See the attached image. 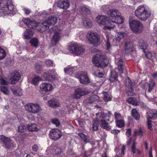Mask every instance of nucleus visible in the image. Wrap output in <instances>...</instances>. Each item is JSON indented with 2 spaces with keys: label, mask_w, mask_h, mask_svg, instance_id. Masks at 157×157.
<instances>
[{
  "label": "nucleus",
  "mask_w": 157,
  "mask_h": 157,
  "mask_svg": "<svg viewBox=\"0 0 157 157\" xmlns=\"http://www.w3.org/2000/svg\"><path fill=\"white\" fill-rule=\"evenodd\" d=\"M89 93V91L86 88H78L75 89L73 96L75 99H80L82 96L87 94Z\"/></svg>",
  "instance_id": "nucleus-12"
},
{
  "label": "nucleus",
  "mask_w": 157,
  "mask_h": 157,
  "mask_svg": "<svg viewBox=\"0 0 157 157\" xmlns=\"http://www.w3.org/2000/svg\"><path fill=\"white\" fill-rule=\"evenodd\" d=\"M117 79V74L114 71H111L109 80L111 82H114Z\"/></svg>",
  "instance_id": "nucleus-30"
},
{
  "label": "nucleus",
  "mask_w": 157,
  "mask_h": 157,
  "mask_svg": "<svg viewBox=\"0 0 157 157\" xmlns=\"http://www.w3.org/2000/svg\"><path fill=\"white\" fill-rule=\"evenodd\" d=\"M27 128L29 131H37L40 129V128L38 127L36 124H29Z\"/></svg>",
  "instance_id": "nucleus-29"
},
{
  "label": "nucleus",
  "mask_w": 157,
  "mask_h": 157,
  "mask_svg": "<svg viewBox=\"0 0 157 157\" xmlns=\"http://www.w3.org/2000/svg\"><path fill=\"white\" fill-rule=\"evenodd\" d=\"M106 39L105 40V42L106 49L107 50H108L111 47V45L110 43L111 38L108 34L106 35Z\"/></svg>",
  "instance_id": "nucleus-34"
},
{
  "label": "nucleus",
  "mask_w": 157,
  "mask_h": 157,
  "mask_svg": "<svg viewBox=\"0 0 157 157\" xmlns=\"http://www.w3.org/2000/svg\"><path fill=\"white\" fill-rule=\"evenodd\" d=\"M13 94L16 96H21L23 94L22 89L19 87H15L13 89H11Z\"/></svg>",
  "instance_id": "nucleus-27"
},
{
  "label": "nucleus",
  "mask_w": 157,
  "mask_h": 157,
  "mask_svg": "<svg viewBox=\"0 0 157 157\" xmlns=\"http://www.w3.org/2000/svg\"><path fill=\"white\" fill-rule=\"evenodd\" d=\"M68 49L71 52L75 53L78 56L82 55L85 51L84 46L76 43L73 44L71 46H69Z\"/></svg>",
  "instance_id": "nucleus-7"
},
{
  "label": "nucleus",
  "mask_w": 157,
  "mask_h": 157,
  "mask_svg": "<svg viewBox=\"0 0 157 157\" xmlns=\"http://www.w3.org/2000/svg\"><path fill=\"white\" fill-rule=\"evenodd\" d=\"M117 125L119 128L123 127L124 125V122L123 120L120 119L116 121Z\"/></svg>",
  "instance_id": "nucleus-44"
},
{
  "label": "nucleus",
  "mask_w": 157,
  "mask_h": 157,
  "mask_svg": "<svg viewBox=\"0 0 157 157\" xmlns=\"http://www.w3.org/2000/svg\"><path fill=\"white\" fill-rule=\"evenodd\" d=\"M57 21L56 17L51 16L49 17L48 19L43 23H40V26L41 28L40 29L41 32H43L47 30L49 28L50 25H54Z\"/></svg>",
  "instance_id": "nucleus-9"
},
{
  "label": "nucleus",
  "mask_w": 157,
  "mask_h": 157,
  "mask_svg": "<svg viewBox=\"0 0 157 157\" xmlns=\"http://www.w3.org/2000/svg\"><path fill=\"white\" fill-rule=\"evenodd\" d=\"M38 40L36 38H33L31 39L30 41V43L31 45L35 47H37L38 44Z\"/></svg>",
  "instance_id": "nucleus-42"
},
{
  "label": "nucleus",
  "mask_w": 157,
  "mask_h": 157,
  "mask_svg": "<svg viewBox=\"0 0 157 157\" xmlns=\"http://www.w3.org/2000/svg\"><path fill=\"white\" fill-rule=\"evenodd\" d=\"M138 46L140 49H143V52L145 53L146 56L148 59H150L153 61L154 58L156 57L155 54L152 55L151 52H148L146 53V52L145 51L147 47V44L146 42H144L143 40H141L139 43Z\"/></svg>",
  "instance_id": "nucleus-13"
},
{
  "label": "nucleus",
  "mask_w": 157,
  "mask_h": 157,
  "mask_svg": "<svg viewBox=\"0 0 157 157\" xmlns=\"http://www.w3.org/2000/svg\"><path fill=\"white\" fill-rule=\"evenodd\" d=\"M21 75L18 72H15L13 77L11 78L9 80V82L11 84H15L20 79Z\"/></svg>",
  "instance_id": "nucleus-24"
},
{
  "label": "nucleus",
  "mask_w": 157,
  "mask_h": 157,
  "mask_svg": "<svg viewBox=\"0 0 157 157\" xmlns=\"http://www.w3.org/2000/svg\"><path fill=\"white\" fill-rule=\"evenodd\" d=\"M99 100V98L98 96L94 95L90 98L89 102L90 103H92L94 101H98Z\"/></svg>",
  "instance_id": "nucleus-47"
},
{
  "label": "nucleus",
  "mask_w": 157,
  "mask_h": 157,
  "mask_svg": "<svg viewBox=\"0 0 157 157\" xmlns=\"http://www.w3.org/2000/svg\"><path fill=\"white\" fill-rule=\"evenodd\" d=\"M33 33L31 29H26L22 34L23 37L25 39H29L33 36Z\"/></svg>",
  "instance_id": "nucleus-25"
},
{
  "label": "nucleus",
  "mask_w": 157,
  "mask_h": 157,
  "mask_svg": "<svg viewBox=\"0 0 157 157\" xmlns=\"http://www.w3.org/2000/svg\"><path fill=\"white\" fill-rule=\"evenodd\" d=\"M42 80V78L41 77L36 76L34 78L31 82L32 83L35 85H38L40 81Z\"/></svg>",
  "instance_id": "nucleus-36"
},
{
  "label": "nucleus",
  "mask_w": 157,
  "mask_h": 157,
  "mask_svg": "<svg viewBox=\"0 0 157 157\" xmlns=\"http://www.w3.org/2000/svg\"><path fill=\"white\" fill-rule=\"evenodd\" d=\"M137 144V143L136 142L135 140H134L131 147L132 151L133 153H137L139 154H140V151L136 147Z\"/></svg>",
  "instance_id": "nucleus-33"
},
{
  "label": "nucleus",
  "mask_w": 157,
  "mask_h": 157,
  "mask_svg": "<svg viewBox=\"0 0 157 157\" xmlns=\"http://www.w3.org/2000/svg\"><path fill=\"white\" fill-rule=\"evenodd\" d=\"M61 33L60 29H55V32L53 36L52 41L53 43L56 44L59 42L60 38V34Z\"/></svg>",
  "instance_id": "nucleus-21"
},
{
  "label": "nucleus",
  "mask_w": 157,
  "mask_h": 157,
  "mask_svg": "<svg viewBox=\"0 0 157 157\" xmlns=\"http://www.w3.org/2000/svg\"><path fill=\"white\" fill-rule=\"evenodd\" d=\"M42 67L38 65L36 66V73L38 74H40L42 71Z\"/></svg>",
  "instance_id": "nucleus-50"
},
{
  "label": "nucleus",
  "mask_w": 157,
  "mask_h": 157,
  "mask_svg": "<svg viewBox=\"0 0 157 157\" xmlns=\"http://www.w3.org/2000/svg\"><path fill=\"white\" fill-rule=\"evenodd\" d=\"M75 77L77 78L80 82L82 84H86L90 82L87 73L86 71L78 72L75 75Z\"/></svg>",
  "instance_id": "nucleus-11"
},
{
  "label": "nucleus",
  "mask_w": 157,
  "mask_h": 157,
  "mask_svg": "<svg viewBox=\"0 0 157 157\" xmlns=\"http://www.w3.org/2000/svg\"><path fill=\"white\" fill-rule=\"evenodd\" d=\"M96 115L98 118L93 121V128L94 130L96 131L98 129V123H99L101 126L104 129L108 130H109L111 128V127L105 121L108 115L103 112H100L97 113Z\"/></svg>",
  "instance_id": "nucleus-4"
},
{
  "label": "nucleus",
  "mask_w": 157,
  "mask_h": 157,
  "mask_svg": "<svg viewBox=\"0 0 157 157\" xmlns=\"http://www.w3.org/2000/svg\"><path fill=\"white\" fill-rule=\"evenodd\" d=\"M114 115L116 118V121H117V120H118L120 119H121L122 116L120 113H115Z\"/></svg>",
  "instance_id": "nucleus-52"
},
{
  "label": "nucleus",
  "mask_w": 157,
  "mask_h": 157,
  "mask_svg": "<svg viewBox=\"0 0 157 157\" xmlns=\"http://www.w3.org/2000/svg\"><path fill=\"white\" fill-rule=\"evenodd\" d=\"M57 6L60 8L67 9L70 4L68 0H60L58 2Z\"/></svg>",
  "instance_id": "nucleus-22"
},
{
  "label": "nucleus",
  "mask_w": 157,
  "mask_h": 157,
  "mask_svg": "<svg viewBox=\"0 0 157 157\" xmlns=\"http://www.w3.org/2000/svg\"><path fill=\"white\" fill-rule=\"evenodd\" d=\"M102 94L104 96L103 100L105 102H108L111 100V96L110 95L106 92H103Z\"/></svg>",
  "instance_id": "nucleus-40"
},
{
  "label": "nucleus",
  "mask_w": 157,
  "mask_h": 157,
  "mask_svg": "<svg viewBox=\"0 0 157 157\" xmlns=\"http://www.w3.org/2000/svg\"><path fill=\"white\" fill-rule=\"evenodd\" d=\"M1 140L4 144L6 147L9 149L16 146L15 144H13V142L10 139L4 136H1Z\"/></svg>",
  "instance_id": "nucleus-15"
},
{
  "label": "nucleus",
  "mask_w": 157,
  "mask_h": 157,
  "mask_svg": "<svg viewBox=\"0 0 157 157\" xmlns=\"http://www.w3.org/2000/svg\"><path fill=\"white\" fill-rule=\"evenodd\" d=\"M131 141V138H129L126 142V144L127 145L129 146Z\"/></svg>",
  "instance_id": "nucleus-63"
},
{
  "label": "nucleus",
  "mask_w": 157,
  "mask_h": 157,
  "mask_svg": "<svg viewBox=\"0 0 157 157\" xmlns=\"http://www.w3.org/2000/svg\"><path fill=\"white\" fill-rule=\"evenodd\" d=\"M25 108L27 111L33 113H37L41 110L39 104L32 103L26 104L25 105Z\"/></svg>",
  "instance_id": "nucleus-10"
},
{
  "label": "nucleus",
  "mask_w": 157,
  "mask_h": 157,
  "mask_svg": "<svg viewBox=\"0 0 157 157\" xmlns=\"http://www.w3.org/2000/svg\"><path fill=\"white\" fill-rule=\"evenodd\" d=\"M131 134V130L130 129H128L127 130L126 135L128 137H129Z\"/></svg>",
  "instance_id": "nucleus-60"
},
{
  "label": "nucleus",
  "mask_w": 157,
  "mask_h": 157,
  "mask_svg": "<svg viewBox=\"0 0 157 157\" xmlns=\"http://www.w3.org/2000/svg\"><path fill=\"white\" fill-rule=\"evenodd\" d=\"M127 101L129 104L134 105H139V102H137L136 99L134 98H130L127 100Z\"/></svg>",
  "instance_id": "nucleus-38"
},
{
  "label": "nucleus",
  "mask_w": 157,
  "mask_h": 157,
  "mask_svg": "<svg viewBox=\"0 0 157 157\" xmlns=\"http://www.w3.org/2000/svg\"><path fill=\"white\" fill-rule=\"evenodd\" d=\"M78 135L80 137L83 139L85 143H87L88 142L87 140L88 136L82 133H78Z\"/></svg>",
  "instance_id": "nucleus-46"
},
{
  "label": "nucleus",
  "mask_w": 157,
  "mask_h": 157,
  "mask_svg": "<svg viewBox=\"0 0 157 157\" xmlns=\"http://www.w3.org/2000/svg\"><path fill=\"white\" fill-rule=\"evenodd\" d=\"M6 56V53L5 50L0 47V60L5 58Z\"/></svg>",
  "instance_id": "nucleus-43"
},
{
  "label": "nucleus",
  "mask_w": 157,
  "mask_h": 157,
  "mask_svg": "<svg viewBox=\"0 0 157 157\" xmlns=\"http://www.w3.org/2000/svg\"><path fill=\"white\" fill-rule=\"evenodd\" d=\"M75 68L70 66H67L64 68L65 73L67 74L72 75V73L75 71Z\"/></svg>",
  "instance_id": "nucleus-32"
},
{
  "label": "nucleus",
  "mask_w": 157,
  "mask_h": 157,
  "mask_svg": "<svg viewBox=\"0 0 157 157\" xmlns=\"http://www.w3.org/2000/svg\"><path fill=\"white\" fill-rule=\"evenodd\" d=\"M115 63L118 66L119 71L121 73H122L124 70V68L123 67V61L122 59L115 56Z\"/></svg>",
  "instance_id": "nucleus-23"
},
{
  "label": "nucleus",
  "mask_w": 157,
  "mask_h": 157,
  "mask_svg": "<svg viewBox=\"0 0 157 157\" xmlns=\"http://www.w3.org/2000/svg\"><path fill=\"white\" fill-rule=\"evenodd\" d=\"M23 10L26 14H29L31 12L30 10L28 8H23Z\"/></svg>",
  "instance_id": "nucleus-57"
},
{
  "label": "nucleus",
  "mask_w": 157,
  "mask_h": 157,
  "mask_svg": "<svg viewBox=\"0 0 157 157\" xmlns=\"http://www.w3.org/2000/svg\"><path fill=\"white\" fill-rule=\"evenodd\" d=\"M92 61L95 65L93 67L92 71L94 74L98 77H102L104 74L99 71V68H102L107 65L109 63L108 58L104 55L102 52L99 51L97 54L93 56Z\"/></svg>",
  "instance_id": "nucleus-2"
},
{
  "label": "nucleus",
  "mask_w": 157,
  "mask_h": 157,
  "mask_svg": "<svg viewBox=\"0 0 157 157\" xmlns=\"http://www.w3.org/2000/svg\"><path fill=\"white\" fill-rule=\"evenodd\" d=\"M126 86H127L130 88V90L129 92H127V94L129 96H132L133 95V90L132 88V82L129 78L128 77L126 78Z\"/></svg>",
  "instance_id": "nucleus-28"
},
{
  "label": "nucleus",
  "mask_w": 157,
  "mask_h": 157,
  "mask_svg": "<svg viewBox=\"0 0 157 157\" xmlns=\"http://www.w3.org/2000/svg\"><path fill=\"white\" fill-rule=\"evenodd\" d=\"M52 122L53 124H55L56 126H59L60 123L58 120L57 119H53L52 120Z\"/></svg>",
  "instance_id": "nucleus-54"
},
{
  "label": "nucleus",
  "mask_w": 157,
  "mask_h": 157,
  "mask_svg": "<svg viewBox=\"0 0 157 157\" xmlns=\"http://www.w3.org/2000/svg\"><path fill=\"white\" fill-rule=\"evenodd\" d=\"M108 17L103 15H99L95 18L96 21L98 25L102 27L103 26L104 30H110L114 28V24H122L124 21V17L118 10L113 9L107 12Z\"/></svg>",
  "instance_id": "nucleus-1"
},
{
  "label": "nucleus",
  "mask_w": 157,
  "mask_h": 157,
  "mask_svg": "<svg viewBox=\"0 0 157 157\" xmlns=\"http://www.w3.org/2000/svg\"><path fill=\"white\" fill-rule=\"evenodd\" d=\"M134 136H139L141 137L143 135V132L141 129L139 130L135 129L134 131Z\"/></svg>",
  "instance_id": "nucleus-45"
},
{
  "label": "nucleus",
  "mask_w": 157,
  "mask_h": 157,
  "mask_svg": "<svg viewBox=\"0 0 157 157\" xmlns=\"http://www.w3.org/2000/svg\"><path fill=\"white\" fill-rule=\"evenodd\" d=\"M55 71H49L48 72H44L42 75V80H44L45 81H50L52 79V74H54Z\"/></svg>",
  "instance_id": "nucleus-20"
},
{
  "label": "nucleus",
  "mask_w": 157,
  "mask_h": 157,
  "mask_svg": "<svg viewBox=\"0 0 157 157\" xmlns=\"http://www.w3.org/2000/svg\"><path fill=\"white\" fill-rule=\"evenodd\" d=\"M124 49L126 54H128L133 51V46L130 40L128 39L125 41Z\"/></svg>",
  "instance_id": "nucleus-19"
},
{
  "label": "nucleus",
  "mask_w": 157,
  "mask_h": 157,
  "mask_svg": "<svg viewBox=\"0 0 157 157\" xmlns=\"http://www.w3.org/2000/svg\"><path fill=\"white\" fill-rule=\"evenodd\" d=\"M59 52V50L57 48H55L53 50V53L55 54H57Z\"/></svg>",
  "instance_id": "nucleus-62"
},
{
  "label": "nucleus",
  "mask_w": 157,
  "mask_h": 157,
  "mask_svg": "<svg viewBox=\"0 0 157 157\" xmlns=\"http://www.w3.org/2000/svg\"><path fill=\"white\" fill-rule=\"evenodd\" d=\"M38 146L36 144L34 145L32 147V149L33 151H36L38 149Z\"/></svg>",
  "instance_id": "nucleus-59"
},
{
  "label": "nucleus",
  "mask_w": 157,
  "mask_h": 157,
  "mask_svg": "<svg viewBox=\"0 0 157 157\" xmlns=\"http://www.w3.org/2000/svg\"><path fill=\"white\" fill-rule=\"evenodd\" d=\"M147 124L148 126V128L150 130H152L153 129L152 128V124L151 123V121L150 120H149L148 118H147Z\"/></svg>",
  "instance_id": "nucleus-53"
},
{
  "label": "nucleus",
  "mask_w": 157,
  "mask_h": 157,
  "mask_svg": "<svg viewBox=\"0 0 157 157\" xmlns=\"http://www.w3.org/2000/svg\"><path fill=\"white\" fill-rule=\"evenodd\" d=\"M135 14L139 19L145 21L150 16L151 11L146 5H141L137 7L135 11Z\"/></svg>",
  "instance_id": "nucleus-5"
},
{
  "label": "nucleus",
  "mask_w": 157,
  "mask_h": 157,
  "mask_svg": "<svg viewBox=\"0 0 157 157\" xmlns=\"http://www.w3.org/2000/svg\"><path fill=\"white\" fill-rule=\"evenodd\" d=\"M125 35V33L123 32H118L116 33L115 36L117 40L120 41L124 36Z\"/></svg>",
  "instance_id": "nucleus-37"
},
{
  "label": "nucleus",
  "mask_w": 157,
  "mask_h": 157,
  "mask_svg": "<svg viewBox=\"0 0 157 157\" xmlns=\"http://www.w3.org/2000/svg\"><path fill=\"white\" fill-rule=\"evenodd\" d=\"M129 24L131 29L134 33H140L143 29L142 25L138 21L129 20Z\"/></svg>",
  "instance_id": "nucleus-8"
},
{
  "label": "nucleus",
  "mask_w": 157,
  "mask_h": 157,
  "mask_svg": "<svg viewBox=\"0 0 157 157\" xmlns=\"http://www.w3.org/2000/svg\"><path fill=\"white\" fill-rule=\"evenodd\" d=\"M132 116L136 120H138L139 119L140 116L138 113L136 109H133L131 113Z\"/></svg>",
  "instance_id": "nucleus-39"
},
{
  "label": "nucleus",
  "mask_w": 157,
  "mask_h": 157,
  "mask_svg": "<svg viewBox=\"0 0 157 157\" xmlns=\"http://www.w3.org/2000/svg\"><path fill=\"white\" fill-rule=\"evenodd\" d=\"M111 132L114 134H117L120 132V131L117 129H113L111 130Z\"/></svg>",
  "instance_id": "nucleus-61"
},
{
  "label": "nucleus",
  "mask_w": 157,
  "mask_h": 157,
  "mask_svg": "<svg viewBox=\"0 0 157 157\" xmlns=\"http://www.w3.org/2000/svg\"><path fill=\"white\" fill-rule=\"evenodd\" d=\"M155 83L153 81H151L149 85L148 91L150 92L153 89V87L155 85Z\"/></svg>",
  "instance_id": "nucleus-51"
},
{
  "label": "nucleus",
  "mask_w": 157,
  "mask_h": 157,
  "mask_svg": "<svg viewBox=\"0 0 157 157\" xmlns=\"http://www.w3.org/2000/svg\"><path fill=\"white\" fill-rule=\"evenodd\" d=\"M149 156V157H153V155L152 154V150L151 148L150 149Z\"/></svg>",
  "instance_id": "nucleus-64"
},
{
  "label": "nucleus",
  "mask_w": 157,
  "mask_h": 157,
  "mask_svg": "<svg viewBox=\"0 0 157 157\" xmlns=\"http://www.w3.org/2000/svg\"><path fill=\"white\" fill-rule=\"evenodd\" d=\"M16 13L15 6L11 0H0V16L13 15Z\"/></svg>",
  "instance_id": "nucleus-3"
},
{
  "label": "nucleus",
  "mask_w": 157,
  "mask_h": 157,
  "mask_svg": "<svg viewBox=\"0 0 157 157\" xmlns=\"http://www.w3.org/2000/svg\"><path fill=\"white\" fill-rule=\"evenodd\" d=\"M1 90L5 94L8 95L9 94V92L7 88L4 86H1Z\"/></svg>",
  "instance_id": "nucleus-48"
},
{
  "label": "nucleus",
  "mask_w": 157,
  "mask_h": 157,
  "mask_svg": "<svg viewBox=\"0 0 157 157\" xmlns=\"http://www.w3.org/2000/svg\"><path fill=\"white\" fill-rule=\"evenodd\" d=\"M46 65L49 66H53V62L52 61L50 60H47L46 61Z\"/></svg>",
  "instance_id": "nucleus-55"
},
{
  "label": "nucleus",
  "mask_w": 157,
  "mask_h": 157,
  "mask_svg": "<svg viewBox=\"0 0 157 157\" xmlns=\"http://www.w3.org/2000/svg\"><path fill=\"white\" fill-rule=\"evenodd\" d=\"M26 130V127L24 125H21L18 127V131L20 132H24Z\"/></svg>",
  "instance_id": "nucleus-49"
},
{
  "label": "nucleus",
  "mask_w": 157,
  "mask_h": 157,
  "mask_svg": "<svg viewBox=\"0 0 157 157\" xmlns=\"http://www.w3.org/2000/svg\"><path fill=\"white\" fill-rule=\"evenodd\" d=\"M40 90L46 93H49L52 91L53 89V86L51 84L48 82H42L39 86Z\"/></svg>",
  "instance_id": "nucleus-14"
},
{
  "label": "nucleus",
  "mask_w": 157,
  "mask_h": 157,
  "mask_svg": "<svg viewBox=\"0 0 157 157\" xmlns=\"http://www.w3.org/2000/svg\"><path fill=\"white\" fill-rule=\"evenodd\" d=\"M0 83L1 84L6 85L7 84V82L2 77H1L0 79Z\"/></svg>",
  "instance_id": "nucleus-56"
},
{
  "label": "nucleus",
  "mask_w": 157,
  "mask_h": 157,
  "mask_svg": "<svg viewBox=\"0 0 157 157\" xmlns=\"http://www.w3.org/2000/svg\"><path fill=\"white\" fill-rule=\"evenodd\" d=\"M82 22L84 27L87 28H90L93 25L92 21L88 18L83 19Z\"/></svg>",
  "instance_id": "nucleus-26"
},
{
  "label": "nucleus",
  "mask_w": 157,
  "mask_h": 157,
  "mask_svg": "<svg viewBox=\"0 0 157 157\" xmlns=\"http://www.w3.org/2000/svg\"><path fill=\"white\" fill-rule=\"evenodd\" d=\"M49 136L51 139L55 140H57L61 137V133L57 129H51L50 131Z\"/></svg>",
  "instance_id": "nucleus-16"
},
{
  "label": "nucleus",
  "mask_w": 157,
  "mask_h": 157,
  "mask_svg": "<svg viewBox=\"0 0 157 157\" xmlns=\"http://www.w3.org/2000/svg\"><path fill=\"white\" fill-rule=\"evenodd\" d=\"M81 10L83 13L86 14H89L90 13V11L89 7L87 6H82L81 7Z\"/></svg>",
  "instance_id": "nucleus-41"
},
{
  "label": "nucleus",
  "mask_w": 157,
  "mask_h": 157,
  "mask_svg": "<svg viewBox=\"0 0 157 157\" xmlns=\"http://www.w3.org/2000/svg\"><path fill=\"white\" fill-rule=\"evenodd\" d=\"M48 104L49 106L55 108L58 107L60 105V104L58 101L52 100L48 102Z\"/></svg>",
  "instance_id": "nucleus-31"
},
{
  "label": "nucleus",
  "mask_w": 157,
  "mask_h": 157,
  "mask_svg": "<svg viewBox=\"0 0 157 157\" xmlns=\"http://www.w3.org/2000/svg\"><path fill=\"white\" fill-rule=\"evenodd\" d=\"M23 21L24 23L30 28H34V27H37L40 26V23H37L35 21H31L28 18H23Z\"/></svg>",
  "instance_id": "nucleus-18"
},
{
  "label": "nucleus",
  "mask_w": 157,
  "mask_h": 157,
  "mask_svg": "<svg viewBox=\"0 0 157 157\" xmlns=\"http://www.w3.org/2000/svg\"><path fill=\"white\" fill-rule=\"evenodd\" d=\"M62 152L61 149L53 145L47 148L46 152L48 154H54L58 155L60 154Z\"/></svg>",
  "instance_id": "nucleus-17"
},
{
  "label": "nucleus",
  "mask_w": 157,
  "mask_h": 157,
  "mask_svg": "<svg viewBox=\"0 0 157 157\" xmlns=\"http://www.w3.org/2000/svg\"><path fill=\"white\" fill-rule=\"evenodd\" d=\"M147 115L148 116L147 119V118L149 120L150 119H155L157 117V112L156 113H154L152 111H149L147 113Z\"/></svg>",
  "instance_id": "nucleus-35"
},
{
  "label": "nucleus",
  "mask_w": 157,
  "mask_h": 157,
  "mask_svg": "<svg viewBox=\"0 0 157 157\" xmlns=\"http://www.w3.org/2000/svg\"><path fill=\"white\" fill-rule=\"evenodd\" d=\"M102 10L105 11H107L109 9V7L107 5H105L102 6Z\"/></svg>",
  "instance_id": "nucleus-58"
},
{
  "label": "nucleus",
  "mask_w": 157,
  "mask_h": 157,
  "mask_svg": "<svg viewBox=\"0 0 157 157\" xmlns=\"http://www.w3.org/2000/svg\"><path fill=\"white\" fill-rule=\"evenodd\" d=\"M86 37L94 46H96L99 44L100 37L97 33L89 31L86 34Z\"/></svg>",
  "instance_id": "nucleus-6"
}]
</instances>
